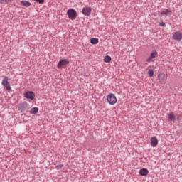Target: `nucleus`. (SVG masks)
<instances>
[{"instance_id":"423d86ee","label":"nucleus","mask_w":182,"mask_h":182,"mask_svg":"<svg viewBox=\"0 0 182 182\" xmlns=\"http://www.w3.org/2000/svg\"><path fill=\"white\" fill-rule=\"evenodd\" d=\"M9 79H8V77H4V78L2 80L1 85L6 87V90H11V84H9Z\"/></svg>"},{"instance_id":"5701e85b","label":"nucleus","mask_w":182,"mask_h":182,"mask_svg":"<svg viewBox=\"0 0 182 182\" xmlns=\"http://www.w3.org/2000/svg\"><path fill=\"white\" fill-rule=\"evenodd\" d=\"M159 26L166 27V23L164 22L161 21L159 23Z\"/></svg>"},{"instance_id":"2eb2a0df","label":"nucleus","mask_w":182,"mask_h":182,"mask_svg":"<svg viewBox=\"0 0 182 182\" xmlns=\"http://www.w3.org/2000/svg\"><path fill=\"white\" fill-rule=\"evenodd\" d=\"M39 112V108L38 107H33L30 110V114H36Z\"/></svg>"},{"instance_id":"6e6552de","label":"nucleus","mask_w":182,"mask_h":182,"mask_svg":"<svg viewBox=\"0 0 182 182\" xmlns=\"http://www.w3.org/2000/svg\"><path fill=\"white\" fill-rule=\"evenodd\" d=\"M157 55H158L157 51H153L150 54V56L146 59V62H148V63H150V62H154V58H156Z\"/></svg>"},{"instance_id":"f03ea898","label":"nucleus","mask_w":182,"mask_h":182,"mask_svg":"<svg viewBox=\"0 0 182 182\" xmlns=\"http://www.w3.org/2000/svg\"><path fill=\"white\" fill-rule=\"evenodd\" d=\"M67 15L69 19H71V21H75V19H76L77 17V12H76L75 9L70 8L67 11Z\"/></svg>"},{"instance_id":"9d476101","label":"nucleus","mask_w":182,"mask_h":182,"mask_svg":"<svg viewBox=\"0 0 182 182\" xmlns=\"http://www.w3.org/2000/svg\"><path fill=\"white\" fill-rule=\"evenodd\" d=\"M159 144V140L157 139V137L154 136L151 139V146L152 147H156L157 144Z\"/></svg>"},{"instance_id":"39448f33","label":"nucleus","mask_w":182,"mask_h":182,"mask_svg":"<svg viewBox=\"0 0 182 182\" xmlns=\"http://www.w3.org/2000/svg\"><path fill=\"white\" fill-rule=\"evenodd\" d=\"M107 100L109 105H116V102H117V99L116 98L114 94L108 95L107 97Z\"/></svg>"},{"instance_id":"f257e3e1","label":"nucleus","mask_w":182,"mask_h":182,"mask_svg":"<svg viewBox=\"0 0 182 182\" xmlns=\"http://www.w3.org/2000/svg\"><path fill=\"white\" fill-rule=\"evenodd\" d=\"M18 110L23 114L28 113L29 112V104L27 102L20 103L18 106Z\"/></svg>"},{"instance_id":"6ab92c4d","label":"nucleus","mask_w":182,"mask_h":182,"mask_svg":"<svg viewBox=\"0 0 182 182\" xmlns=\"http://www.w3.org/2000/svg\"><path fill=\"white\" fill-rule=\"evenodd\" d=\"M149 77H153L154 76V71L153 70H149L148 72Z\"/></svg>"},{"instance_id":"dca6fc26","label":"nucleus","mask_w":182,"mask_h":182,"mask_svg":"<svg viewBox=\"0 0 182 182\" xmlns=\"http://www.w3.org/2000/svg\"><path fill=\"white\" fill-rule=\"evenodd\" d=\"M104 62H105V63H110V62H112V57H110V55H107L104 58Z\"/></svg>"},{"instance_id":"b1692460","label":"nucleus","mask_w":182,"mask_h":182,"mask_svg":"<svg viewBox=\"0 0 182 182\" xmlns=\"http://www.w3.org/2000/svg\"><path fill=\"white\" fill-rule=\"evenodd\" d=\"M36 2H38L39 4H43L45 2V0H35Z\"/></svg>"},{"instance_id":"a211bd4d","label":"nucleus","mask_w":182,"mask_h":182,"mask_svg":"<svg viewBox=\"0 0 182 182\" xmlns=\"http://www.w3.org/2000/svg\"><path fill=\"white\" fill-rule=\"evenodd\" d=\"M166 77V75L164 73L160 74L159 76V79L161 82H164Z\"/></svg>"},{"instance_id":"4be33fe9","label":"nucleus","mask_w":182,"mask_h":182,"mask_svg":"<svg viewBox=\"0 0 182 182\" xmlns=\"http://www.w3.org/2000/svg\"><path fill=\"white\" fill-rule=\"evenodd\" d=\"M177 116V120L180 121L182 120V114H178Z\"/></svg>"},{"instance_id":"f8f14e48","label":"nucleus","mask_w":182,"mask_h":182,"mask_svg":"<svg viewBox=\"0 0 182 182\" xmlns=\"http://www.w3.org/2000/svg\"><path fill=\"white\" fill-rule=\"evenodd\" d=\"M20 4L21 5H22V6H26V8H29V6H31V2L26 0H23L20 1Z\"/></svg>"},{"instance_id":"20e7f679","label":"nucleus","mask_w":182,"mask_h":182,"mask_svg":"<svg viewBox=\"0 0 182 182\" xmlns=\"http://www.w3.org/2000/svg\"><path fill=\"white\" fill-rule=\"evenodd\" d=\"M172 39L176 41V42H180L182 40V32L178 31L172 33Z\"/></svg>"},{"instance_id":"412c9836","label":"nucleus","mask_w":182,"mask_h":182,"mask_svg":"<svg viewBox=\"0 0 182 182\" xmlns=\"http://www.w3.org/2000/svg\"><path fill=\"white\" fill-rule=\"evenodd\" d=\"M11 0H0V4H8Z\"/></svg>"},{"instance_id":"9b49d317","label":"nucleus","mask_w":182,"mask_h":182,"mask_svg":"<svg viewBox=\"0 0 182 182\" xmlns=\"http://www.w3.org/2000/svg\"><path fill=\"white\" fill-rule=\"evenodd\" d=\"M140 176H147L149 174V170L147 168H141L139 170Z\"/></svg>"},{"instance_id":"7ed1b4c3","label":"nucleus","mask_w":182,"mask_h":182,"mask_svg":"<svg viewBox=\"0 0 182 182\" xmlns=\"http://www.w3.org/2000/svg\"><path fill=\"white\" fill-rule=\"evenodd\" d=\"M68 65H69V60L63 59L58 63L57 68L58 69H66Z\"/></svg>"},{"instance_id":"aec40b11","label":"nucleus","mask_w":182,"mask_h":182,"mask_svg":"<svg viewBox=\"0 0 182 182\" xmlns=\"http://www.w3.org/2000/svg\"><path fill=\"white\" fill-rule=\"evenodd\" d=\"M63 168V164H59L55 166L56 170H60Z\"/></svg>"},{"instance_id":"1a4fd4ad","label":"nucleus","mask_w":182,"mask_h":182,"mask_svg":"<svg viewBox=\"0 0 182 182\" xmlns=\"http://www.w3.org/2000/svg\"><path fill=\"white\" fill-rule=\"evenodd\" d=\"M82 12L85 16H89L92 14V9L91 7H84Z\"/></svg>"},{"instance_id":"0eeeda50","label":"nucleus","mask_w":182,"mask_h":182,"mask_svg":"<svg viewBox=\"0 0 182 182\" xmlns=\"http://www.w3.org/2000/svg\"><path fill=\"white\" fill-rule=\"evenodd\" d=\"M24 97L28 99L29 100H33L35 99V92L32 91H27L24 94Z\"/></svg>"},{"instance_id":"4468645a","label":"nucleus","mask_w":182,"mask_h":182,"mask_svg":"<svg viewBox=\"0 0 182 182\" xmlns=\"http://www.w3.org/2000/svg\"><path fill=\"white\" fill-rule=\"evenodd\" d=\"M90 43L92 45H97L99 43V38H91Z\"/></svg>"},{"instance_id":"f3484780","label":"nucleus","mask_w":182,"mask_h":182,"mask_svg":"<svg viewBox=\"0 0 182 182\" xmlns=\"http://www.w3.org/2000/svg\"><path fill=\"white\" fill-rule=\"evenodd\" d=\"M170 13H171V10L166 9L164 11L161 12V15H168Z\"/></svg>"},{"instance_id":"ddd939ff","label":"nucleus","mask_w":182,"mask_h":182,"mask_svg":"<svg viewBox=\"0 0 182 182\" xmlns=\"http://www.w3.org/2000/svg\"><path fill=\"white\" fill-rule=\"evenodd\" d=\"M168 120L169 122H176V117L174 116V113L171 112L168 114Z\"/></svg>"}]
</instances>
